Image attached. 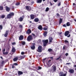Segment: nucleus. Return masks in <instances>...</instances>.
Returning a JSON list of instances; mask_svg holds the SVG:
<instances>
[{"mask_svg":"<svg viewBox=\"0 0 76 76\" xmlns=\"http://www.w3.org/2000/svg\"><path fill=\"white\" fill-rule=\"evenodd\" d=\"M14 13L13 12H11L10 14L7 15V19H10L12 18V16H14Z\"/></svg>","mask_w":76,"mask_h":76,"instance_id":"1","label":"nucleus"},{"mask_svg":"<svg viewBox=\"0 0 76 76\" xmlns=\"http://www.w3.org/2000/svg\"><path fill=\"white\" fill-rule=\"evenodd\" d=\"M42 41L43 43V45L44 47L47 46V45L48 42V40H42Z\"/></svg>","mask_w":76,"mask_h":76,"instance_id":"2","label":"nucleus"},{"mask_svg":"<svg viewBox=\"0 0 76 76\" xmlns=\"http://www.w3.org/2000/svg\"><path fill=\"white\" fill-rule=\"evenodd\" d=\"M51 71L52 73H54L56 71V66L54 65H53L52 66Z\"/></svg>","mask_w":76,"mask_h":76,"instance_id":"3","label":"nucleus"},{"mask_svg":"<svg viewBox=\"0 0 76 76\" xmlns=\"http://www.w3.org/2000/svg\"><path fill=\"white\" fill-rule=\"evenodd\" d=\"M70 32L69 31H66L64 33V35L65 37L67 36V38H69L70 37V34H69Z\"/></svg>","mask_w":76,"mask_h":76,"instance_id":"4","label":"nucleus"},{"mask_svg":"<svg viewBox=\"0 0 76 76\" xmlns=\"http://www.w3.org/2000/svg\"><path fill=\"white\" fill-rule=\"evenodd\" d=\"M32 39H33V38L32 36L29 35L27 37V41H31L32 40Z\"/></svg>","mask_w":76,"mask_h":76,"instance_id":"5","label":"nucleus"},{"mask_svg":"<svg viewBox=\"0 0 76 76\" xmlns=\"http://www.w3.org/2000/svg\"><path fill=\"white\" fill-rule=\"evenodd\" d=\"M67 72H66V73L64 74L63 72H60V73L59 74V76H66L67 75Z\"/></svg>","mask_w":76,"mask_h":76,"instance_id":"6","label":"nucleus"},{"mask_svg":"<svg viewBox=\"0 0 76 76\" xmlns=\"http://www.w3.org/2000/svg\"><path fill=\"white\" fill-rule=\"evenodd\" d=\"M42 46H39L37 51H38V52H39V53H41L42 52Z\"/></svg>","mask_w":76,"mask_h":76,"instance_id":"7","label":"nucleus"},{"mask_svg":"<svg viewBox=\"0 0 76 76\" xmlns=\"http://www.w3.org/2000/svg\"><path fill=\"white\" fill-rule=\"evenodd\" d=\"M35 18H37V16L36 15L32 14L30 15V18L31 19H34Z\"/></svg>","mask_w":76,"mask_h":76,"instance_id":"8","label":"nucleus"},{"mask_svg":"<svg viewBox=\"0 0 76 76\" xmlns=\"http://www.w3.org/2000/svg\"><path fill=\"white\" fill-rule=\"evenodd\" d=\"M24 15H23L22 17H20V18H18V21H20V22H22L23 20V19H24Z\"/></svg>","mask_w":76,"mask_h":76,"instance_id":"9","label":"nucleus"},{"mask_svg":"<svg viewBox=\"0 0 76 76\" xmlns=\"http://www.w3.org/2000/svg\"><path fill=\"white\" fill-rule=\"evenodd\" d=\"M69 73H71V74H73L75 73V70L73 69H69Z\"/></svg>","mask_w":76,"mask_h":76,"instance_id":"10","label":"nucleus"},{"mask_svg":"<svg viewBox=\"0 0 76 76\" xmlns=\"http://www.w3.org/2000/svg\"><path fill=\"white\" fill-rule=\"evenodd\" d=\"M9 32V31L6 30V31L5 33V34H4V36L5 37H7V35H8Z\"/></svg>","mask_w":76,"mask_h":76,"instance_id":"11","label":"nucleus"},{"mask_svg":"<svg viewBox=\"0 0 76 76\" xmlns=\"http://www.w3.org/2000/svg\"><path fill=\"white\" fill-rule=\"evenodd\" d=\"M35 43H33L32 44V45L31 47V50H34L35 49Z\"/></svg>","mask_w":76,"mask_h":76,"instance_id":"12","label":"nucleus"},{"mask_svg":"<svg viewBox=\"0 0 76 76\" xmlns=\"http://www.w3.org/2000/svg\"><path fill=\"white\" fill-rule=\"evenodd\" d=\"M26 10L28 11H31V7L29 6H26Z\"/></svg>","mask_w":76,"mask_h":76,"instance_id":"13","label":"nucleus"},{"mask_svg":"<svg viewBox=\"0 0 76 76\" xmlns=\"http://www.w3.org/2000/svg\"><path fill=\"white\" fill-rule=\"evenodd\" d=\"M38 29H39V30H40V31H42V30L43 29L42 26L41 25H39L38 26Z\"/></svg>","mask_w":76,"mask_h":76,"instance_id":"14","label":"nucleus"},{"mask_svg":"<svg viewBox=\"0 0 76 76\" xmlns=\"http://www.w3.org/2000/svg\"><path fill=\"white\" fill-rule=\"evenodd\" d=\"M23 39V36L22 35H21L19 37V40L21 41Z\"/></svg>","mask_w":76,"mask_h":76,"instance_id":"15","label":"nucleus"},{"mask_svg":"<svg viewBox=\"0 0 76 76\" xmlns=\"http://www.w3.org/2000/svg\"><path fill=\"white\" fill-rule=\"evenodd\" d=\"M6 10L8 12H9V11L10 10V8L8 7L7 6H6Z\"/></svg>","mask_w":76,"mask_h":76,"instance_id":"16","label":"nucleus"},{"mask_svg":"<svg viewBox=\"0 0 76 76\" xmlns=\"http://www.w3.org/2000/svg\"><path fill=\"white\" fill-rule=\"evenodd\" d=\"M31 30L30 29H28L27 31L26 32V33L27 34H30L31 33Z\"/></svg>","mask_w":76,"mask_h":76,"instance_id":"17","label":"nucleus"},{"mask_svg":"<svg viewBox=\"0 0 76 76\" xmlns=\"http://www.w3.org/2000/svg\"><path fill=\"white\" fill-rule=\"evenodd\" d=\"M49 42H52V41L53 40V38L51 37H49Z\"/></svg>","mask_w":76,"mask_h":76,"instance_id":"18","label":"nucleus"},{"mask_svg":"<svg viewBox=\"0 0 76 76\" xmlns=\"http://www.w3.org/2000/svg\"><path fill=\"white\" fill-rule=\"evenodd\" d=\"M18 75H23V72L20 71H18Z\"/></svg>","mask_w":76,"mask_h":76,"instance_id":"19","label":"nucleus"},{"mask_svg":"<svg viewBox=\"0 0 76 76\" xmlns=\"http://www.w3.org/2000/svg\"><path fill=\"white\" fill-rule=\"evenodd\" d=\"M44 36L45 37H46V36H47V31H45L44 33H43V34Z\"/></svg>","mask_w":76,"mask_h":76,"instance_id":"20","label":"nucleus"},{"mask_svg":"<svg viewBox=\"0 0 76 76\" xmlns=\"http://www.w3.org/2000/svg\"><path fill=\"white\" fill-rule=\"evenodd\" d=\"M34 21L35 22H39V19L38 18H35L34 19Z\"/></svg>","mask_w":76,"mask_h":76,"instance_id":"21","label":"nucleus"},{"mask_svg":"<svg viewBox=\"0 0 76 76\" xmlns=\"http://www.w3.org/2000/svg\"><path fill=\"white\" fill-rule=\"evenodd\" d=\"M11 51L12 52V53H15L16 51V49H15V48H12Z\"/></svg>","mask_w":76,"mask_h":76,"instance_id":"22","label":"nucleus"},{"mask_svg":"<svg viewBox=\"0 0 76 76\" xmlns=\"http://www.w3.org/2000/svg\"><path fill=\"white\" fill-rule=\"evenodd\" d=\"M18 60V57H16L15 58L13 59V60L14 61H16Z\"/></svg>","mask_w":76,"mask_h":76,"instance_id":"23","label":"nucleus"},{"mask_svg":"<svg viewBox=\"0 0 76 76\" xmlns=\"http://www.w3.org/2000/svg\"><path fill=\"white\" fill-rule=\"evenodd\" d=\"M62 22H63V20L62 18H60L59 21V25H60L61 23H62Z\"/></svg>","mask_w":76,"mask_h":76,"instance_id":"24","label":"nucleus"},{"mask_svg":"<svg viewBox=\"0 0 76 76\" xmlns=\"http://www.w3.org/2000/svg\"><path fill=\"white\" fill-rule=\"evenodd\" d=\"M9 53V52H3V54L4 55H7Z\"/></svg>","mask_w":76,"mask_h":76,"instance_id":"25","label":"nucleus"},{"mask_svg":"<svg viewBox=\"0 0 76 76\" xmlns=\"http://www.w3.org/2000/svg\"><path fill=\"white\" fill-rule=\"evenodd\" d=\"M66 25L67 26H70V23L69 22H67L66 23Z\"/></svg>","mask_w":76,"mask_h":76,"instance_id":"26","label":"nucleus"},{"mask_svg":"<svg viewBox=\"0 0 76 76\" xmlns=\"http://www.w3.org/2000/svg\"><path fill=\"white\" fill-rule=\"evenodd\" d=\"M42 0H37V3H42Z\"/></svg>","mask_w":76,"mask_h":76,"instance_id":"27","label":"nucleus"},{"mask_svg":"<svg viewBox=\"0 0 76 76\" xmlns=\"http://www.w3.org/2000/svg\"><path fill=\"white\" fill-rule=\"evenodd\" d=\"M53 49L51 48H49L48 50V51L49 52H52V51H53Z\"/></svg>","mask_w":76,"mask_h":76,"instance_id":"28","label":"nucleus"},{"mask_svg":"<svg viewBox=\"0 0 76 76\" xmlns=\"http://www.w3.org/2000/svg\"><path fill=\"white\" fill-rule=\"evenodd\" d=\"M58 1L59 3L58 4V6H60L61 5V1Z\"/></svg>","mask_w":76,"mask_h":76,"instance_id":"29","label":"nucleus"},{"mask_svg":"<svg viewBox=\"0 0 76 76\" xmlns=\"http://www.w3.org/2000/svg\"><path fill=\"white\" fill-rule=\"evenodd\" d=\"M60 16L59 15V14H58V13H57L56 14V18H60Z\"/></svg>","mask_w":76,"mask_h":76,"instance_id":"30","label":"nucleus"},{"mask_svg":"<svg viewBox=\"0 0 76 76\" xmlns=\"http://www.w3.org/2000/svg\"><path fill=\"white\" fill-rule=\"evenodd\" d=\"M5 15H1V18H2V19H4V18H5Z\"/></svg>","mask_w":76,"mask_h":76,"instance_id":"31","label":"nucleus"},{"mask_svg":"<svg viewBox=\"0 0 76 76\" xmlns=\"http://www.w3.org/2000/svg\"><path fill=\"white\" fill-rule=\"evenodd\" d=\"M18 57V60H22V58L21 57V56H20Z\"/></svg>","mask_w":76,"mask_h":76,"instance_id":"32","label":"nucleus"},{"mask_svg":"<svg viewBox=\"0 0 76 76\" xmlns=\"http://www.w3.org/2000/svg\"><path fill=\"white\" fill-rule=\"evenodd\" d=\"M3 10V7L2 6H0V10Z\"/></svg>","mask_w":76,"mask_h":76,"instance_id":"33","label":"nucleus"},{"mask_svg":"<svg viewBox=\"0 0 76 76\" xmlns=\"http://www.w3.org/2000/svg\"><path fill=\"white\" fill-rule=\"evenodd\" d=\"M43 29L44 31H47V29H48V28L44 27L43 28Z\"/></svg>","mask_w":76,"mask_h":76,"instance_id":"34","label":"nucleus"},{"mask_svg":"<svg viewBox=\"0 0 76 76\" xmlns=\"http://www.w3.org/2000/svg\"><path fill=\"white\" fill-rule=\"evenodd\" d=\"M50 9V8H48V7H47L46 8V10H45V12H48L49 10Z\"/></svg>","mask_w":76,"mask_h":76,"instance_id":"35","label":"nucleus"},{"mask_svg":"<svg viewBox=\"0 0 76 76\" xmlns=\"http://www.w3.org/2000/svg\"><path fill=\"white\" fill-rule=\"evenodd\" d=\"M38 69L37 70H40V69H42V68L40 66H38Z\"/></svg>","mask_w":76,"mask_h":76,"instance_id":"36","label":"nucleus"},{"mask_svg":"<svg viewBox=\"0 0 76 76\" xmlns=\"http://www.w3.org/2000/svg\"><path fill=\"white\" fill-rule=\"evenodd\" d=\"M64 42H65V43H68L69 41H68V40H65L64 41Z\"/></svg>","mask_w":76,"mask_h":76,"instance_id":"37","label":"nucleus"},{"mask_svg":"<svg viewBox=\"0 0 76 76\" xmlns=\"http://www.w3.org/2000/svg\"><path fill=\"white\" fill-rule=\"evenodd\" d=\"M60 58H61V56H59L58 57V58H56V60H58L59 59H60Z\"/></svg>","mask_w":76,"mask_h":76,"instance_id":"38","label":"nucleus"},{"mask_svg":"<svg viewBox=\"0 0 76 76\" xmlns=\"http://www.w3.org/2000/svg\"><path fill=\"white\" fill-rule=\"evenodd\" d=\"M21 59H23L25 58V56H21Z\"/></svg>","mask_w":76,"mask_h":76,"instance_id":"39","label":"nucleus"},{"mask_svg":"<svg viewBox=\"0 0 76 76\" xmlns=\"http://www.w3.org/2000/svg\"><path fill=\"white\" fill-rule=\"evenodd\" d=\"M0 29L1 30L3 29V27L2 26L0 25Z\"/></svg>","mask_w":76,"mask_h":76,"instance_id":"40","label":"nucleus"},{"mask_svg":"<svg viewBox=\"0 0 76 76\" xmlns=\"http://www.w3.org/2000/svg\"><path fill=\"white\" fill-rule=\"evenodd\" d=\"M25 44H26L25 42H22V45H25Z\"/></svg>","mask_w":76,"mask_h":76,"instance_id":"41","label":"nucleus"},{"mask_svg":"<svg viewBox=\"0 0 76 76\" xmlns=\"http://www.w3.org/2000/svg\"><path fill=\"white\" fill-rule=\"evenodd\" d=\"M65 49H66V46L64 45L63 47V49L64 50H65Z\"/></svg>","mask_w":76,"mask_h":76,"instance_id":"42","label":"nucleus"},{"mask_svg":"<svg viewBox=\"0 0 76 76\" xmlns=\"http://www.w3.org/2000/svg\"><path fill=\"white\" fill-rule=\"evenodd\" d=\"M16 44V43L15 42H14L13 43H12V45H15Z\"/></svg>","mask_w":76,"mask_h":76,"instance_id":"43","label":"nucleus"},{"mask_svg":"<svg viewBox=\"0 0 76 76\" xmlns=\"http://www.w3.org/2000/svg\"><path fill=\"white\" fill-rule=\"evenodd\" d=\"M19 27L20 28H23V26L22 25H19Z\"/></svg>","mask_w":76,"mask_h":76,"instance_id":"44","label":"nucleus"},{"mask_svg":"<svg viewBox=\"0 0 76 76\" xmlns=\"http://www.w3.org/2000/svg\"><path fill=\"white\" fill-rule=\"evenodd\" d=\"M20 5V3H17L16 4V6H19Z\"/></svg>","mask_w":76,"mask_h":76,"instance_id":"45","label":"nucleus"},{"mask_svg":"<svg viewBox=\"0 0 76 76\" xmlns=\"http://www.w3.org/2000/svg\"><path fill=\"white\" fill-rule=\"evenodd\" d=\"M21 54H22V55H24V54H25V53L23 52H22L21 53Z\"/></svg>","mask_w":76,"mask_h":76,"instance_id":"46","label":"nucleus"},{"mask_svg":"<svg viewBox=\"0 0 76 76\" xmlns=\"http://www.w3.org/2000/svg\"><path fill=\"white\" fill-rule=\"evenodd\" d=\"M5 51H6V49H5V48L4 49L2 50V52L3 53V52H4Z\"/></svg>","mask_w":76,"mask_h":76,"instance_id":"47","label":"nucleus"},{"mask_svg":"<svg viewBox=\"0 0 76 76\" xmlns=\"http://www.w3.org/2000/svg\"><path fill=\"white\" fill-rule=\"evenodd\" d=\"M51 60H49L48 62V63H50V62H51Z\"/></svg>","mask_w":76,"mask_h":76,"instance_id":"48","label":"nucleus"},{"mask_svg":"<svg viewBox=\"0 0 76 76\" xmlns=\"http://www.w3.org/2000/svg\"><path fill=\"white\" fill-rule=\"evenodd\" d=\"M63 26H64V27H67L66 24H63Z\"/></svg>","mask_w":76,"mask_h":76,"instance_id":"49","label":"nucleus"},{"mask_svg":"<svg viewBox=\"0 0 76 76\" xmlns=\"http://www.w3.org/2000/svg\"><path fill=\"white\" fill-rule=\"evenodd\" d=\"M4 63V61H2V62L1 63V64H3Z\"/></svg>","mask_w":76,"mask_h":76,"instance_id":"50","label":"nucleus"},{"mask_svg":"<svg viewBox=\"0 0 76 76\" xmlns=\"http://www.w3.org/2000/svg\"><path fill=\"white\" fill-rule=\"evenodd\" d=\"M66 56H67L68 55H69V53H66L65 54Z\"/></svg>","mask_w":76,"mask_h":76,"instance_id":"51","label":"nucleus"},{"mask_svg":"<svg viewBox=\"0 0 76 76\" xmlns=\"http://www.w3.org/2000/svg\"><path fill=\"white\" fill-rule=\"evenodd\" d=\"M54 1L55 3H56V2L58 1V0H54Z\"/></svg>","mask_w":76,"mask_h":76,"instance_id":"52","label":"nucleus"},{"mask_svg":"<svg viewBox=\"0 0 76 76\" xmlns=\"http://www.w3.org/2000/svg\"><path fill=\"white\" fill-rule=\"evenodd\" d=\"M38 41H39V42H41V39H39L38 40Z\"/></svg>","mask_w":76,"mask_h":76,"instance_id":"53","label":"nucleus"},{"mask_svg":"<svg viewBox=\"0 0 76 76\" xmlns=\"http://www.w3.org/2000/svg\"><path fill=\"white\" fill-rule=\"evenodd\" d=\"M10 47H8L7 49H8V50H10Z\"/></svg>","mask_w":76,"mask_h":76,"instance_id":"54","label":"nucleus"},{"mask_svg":"<svg viewBox=\"0 0 76 76\" xmlns=\"http://www.w3.org/2000/svg\"><path fill=\"white\" fill-rule=\"evenodd\" d=\"M14 65H16V66H17L18 64H17L16 63H15L14 64Z\"/></svg>","mask_w":76,"mask_h":76,"instance_id":"55","label":"nucleus"},{"mask_svg":"<svg viewBox=\"0 0 76 76\" xmlns=\"http://www.w3.org/2000/svg\"><path fill=\"white\" fill-rule=\"evenodd\" d=\"M15 66H14V65H12V69H14V68H15Z\"/></svg>","mask_w":76,"mask_h":76,"instance_id":"56","label":"nucleus"},{"mask_svg":"<svg viewBox=\"0 0 76 76\" xmlns=\"http://www.w3.org/2000/svg\"><path fill=\"white\" fill-rule=\"evenodd\" d=\"M74 67H76L75 68V70H76V65H75L74 66Z\"/></svg>","mask_w":76,"mask_h":76,"instance_id":"57","label":"nucleus"},{"mask_svg":"<svg viewBox=\"0 0 76 76\" xmlns=\"http://www.w3.org/2000/svg\"><path fill=\"white\" fill-rule=\"evenodd\" d=\"M73 6H75V5H76V4H75V3H73Z\"/></svg>","mask_w":76,"mask_h":76,"instance_id":"58","label":"nucleus"},{"mask_svg":"<svg viewBox=\"0 0 76 76\" xmlns=\"http://www.w3.org/2000/svg\"><path fill=\"white\" fill-rule=\"evenodd\" d=\"M1 58L2 60H3V57L2 56L0 57Z\"/></svg>","mask_w":76,"mask_h":76,"instance_id":"59","label":"nucleus"},{"mask_svg":"<svg viewBox=\"0 0 76 76\" xmlns=\"http://www.w3.org/2000/svg\"><path fill=\"white\" fill-rule=\"evenodd\" d=\"M70 64V63H66V64Z\"/></svg>","mask_w":76,"mask_h":76,"instance_id":"60","label":"nucleus"},{"mask_svg":"<svg viewBox=\"0 0 76 76\" xmlns=\"http://www.w3.org/2000/svg\"><path fill=\"white\" fill-rule=\"evenodd\" d=\"M32 35L34 36V37H35V34H32Z\"/></svg>","mask_w":76,"mask_h":76,"instance_id":"61","label":"nucleus"},{"mask_svg":"<svg viewBox=\"0 0 76 76\" xmlns=\"http://www.w3.org/2000/svg\"><path fill=\"white\" fill-rule=\"evenodd\" d=\"M50 5H51V6H53V4H51V2H50Z\"/></svg>","mask_w":76,"mask_h":76,"instance_id":"62","label":"nucleus"},{"mask_svg":"<svg viewBox=\"0 0 76 76\" xmlns=\"http://www.w3.org/2000/svg\"><path fill=\"white\" fill-rule=\"evenodd\" d=\"M74 21H75V22H76V19H75L74 18Z\"/></svg>","mask_w":76,"mask_h":76,"instance_id":"63","label":"nucleus"},{"mask_svg":"<svg viewBox=\"0 0 76 76\" xmlns=\"http://www.w3.org/2000/svg\"><path fill=\"white\" fill-rule=\"evenodd\" d=\"M61 34H62V32H61V33H59V35H61Z\"/></svg>","mask_w":76,"mask_h":76,"instance_id":"64","label":"nucleus"}]
</instances>
